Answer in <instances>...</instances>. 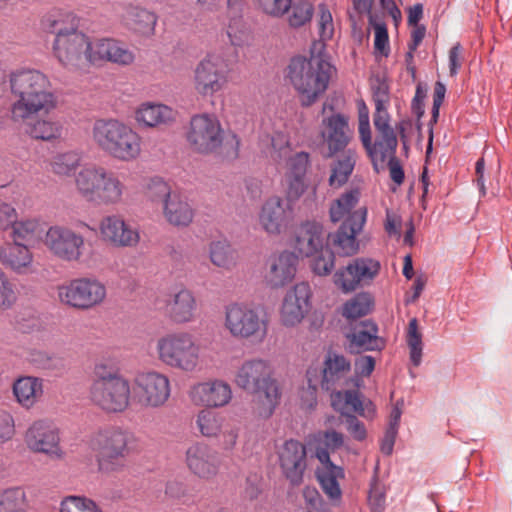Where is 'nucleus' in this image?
Segmentation results:
<instances>
[{
    "instance_id": "nucleus-1",
    "label": "nucleus",
    "mask_w": 512,
    "mask_h": 512,
    "mask_svg": "<svg viewBox=\"0 0 512 512\" xmlns=\"http://www.w3.org/2000/svg\"><path fill=\"white\" fill-rule=\"evenodd\" d=\"M41 27L54 35L52 54L61 66L76 70L89 62L94 39L80 30V17L72 10L55 8L41 19Z\"/></svg>"
},
{
    "instance_id": "nucleus-2",
    "label": "nucleus",
    "mask_w": 512,
    "mask_h": 512,
    "mask_svg": "<svg viewBox=\"0 0 512 512\" xmlns=\"http://www.w3.org/2000/svg\"><path fill=\"white\" fill-rule=\"evenodd\" d=\"M10 86L17 97L11 106V118L15 122H24L34 115L50 114L57 108L58 98L51 90L50 80L38 70L12 73Z\"/></svg>"
},
{
    "instance_id": "nucleus-3",
    "label": "nucleus",
    "mask_w": 512,
    "mask_h": 512,
    "mask_svg": "<svg viewBox=\"0 0 512 512\" xmlns=\"http://www.w3.org/2000/svg\"><path fill=\"white\" fill-rule=\"evenodd\" d=\"M95 146L120 162H134L142 154V137L130 125L116 118L97 119L91 128Z\"/></svg>"
},
{
    "instance_id": "nucleus-4",
    "label": "nucleus",
    "mask_w": 512,
    "mask_h": 512,
    "mask_svg": "<svg viewBox=\"0 0 512 512\" xmlns=\"http://www.w3.org/2000/svg\"><path fill=\"white\" fill-rule=\"evenodd\" d=\"M77 194L86 202L116 206L124 201L127 186L118 174L97 163H88L74 178Z\"/></svg>"
},
{
    "instance_id": "nucleus-5",
    "label": "nucleus",
    "mask_w": 512,
    "mask_h": 512,
    "mask_svg": "<svg viewBox=\"0 0 512 512\" xmlns=\"http://www.w3.org/2000/svg\"><path fill=\"white\" fill-rule=\"evenodd\" d=\"M333 66L322 55L293 57L287 78L299 94L303 106L312 105L328 88Z\"/></svg>"
},
{
    "instance_id": "nucleus-6",
    "label": "nucleus",
    "mask_w": 512,
    "mask_h": 512,
    "mask_svg": "<svg viewBox=\"0 0 512 512\" xmlns=\"http://www.w3.org/2000/svg\"><path fill=\"white\" fill-rule=\"evenodd\" d=\"M155 348L158 361L173 370L194 373L201 367V346L187 331L171 332L159 337Z\"/></svg>"
},
{
    "instance_id": "nucleus-7",
    "label": "nucleus",
    "mask_w": 512,
    "mask_h": 512,
    "mask_svg": "<svg viewBox=\"0 0 512 512\" xmlns=\"http://www.w3.org/2000/svg\"><path fill=\"white\" fill-rule=\"evenodd\" d=\"M186 140L194 152L203 155L217 153L226 140V144L230 146V151L227 153L236 157L240 145L238 137L235 134L226 137L219 119L208 113L191 117Z\"/></svg>"
},
{
    "instance_id": "nucleus-8",
    "label": "nucleus",
    "mask_w": 512,
    "mask_h": 512,
    "mask_svg": "<svg viewBox=\"0 0 512 512\" xmlns=\"http://www.w3.org/2000/svg\"><path fill=\"white\" fill-rule=\"evenodd\" d=\"M136 437L128 430L112 427L97 432L91 439L98 469L104 473L120 471L125 459L134 451Z\"/></svg>"
},
{
    "instance_id": "nucleus-9",
    "label": "nucleus",
    "mask_w": 512,
    "mask_h": 512,
    "mask_svg": "<svg viewBox=\"0 0 512 512\" xmlns=\"http://www.w3.org/2000/svg\"><path fill=\"white\" fill-rule=\"evenodd\" d=\"M225 330L235 339L263 343L269 331V319L262 310L243 302L224 307Z\"/></svg>"
},
{
    "instance_id": "nucleus-10",
    "label": "nucleus",
    "mask_w": 512,
    "mask_h": 512,
    "mask_svg": "<svg viewBox=\"0 0 512 512\" xmlns=\"http://www.w3.org/2000/svg\"><path fill=\"white\" fill-rule=\"evenodd\" d=\"M106 286L93 277H79L67 281L57 288L61 304L80 311L100 306L106 299Z\"/></svg>"
},
{
    "instance_id": "nucleus-11",
    "label": "nucleus",
    "mask_w": 512,
    "mask_h": 512,
    "mask_svg": "<svg viewBox=\"0 0 512 512\" xmlns=\"http://www.w3.org/2000/svg\"><path fill=\"white\" fill-rule=\"evenodd\" d=\"M132 392L133 404L145 409L162 408L171 397V381L160 371H141L133 378Z\"/></svg>"
},
{
    "instance_id": "nucleus-12",
    "label": "nucleus",
    "mask_w": 512,
    "mask_h": 512,
    "mask_svg": "<svg viewBox=\"0 0 512 512\" xmlns=\"http://www.w3.org/2000/svg\"><path fill=\"white\" fill-rule=\"evenodd\" d=\"M91 402L108 414H119L127 411L133 404L132 385L123 375L91 384L89 388Z\"/></svg>"
},
{
    "instance_id": "nucleus-13",
    "label": "nucleus",
    "mask_w": 512,
    "mask_h": 512,
    "mask_svg": "<svg viewBox=\"0 0 512 512\" xmlns=\"http://www.w3.org/2000/svg\"><path fill=\"white\" fill-rule=\"evenodd\" d=\"M331 405L337 412L346 416L347 430L351 436L357 441L364 440L366 428L350 412L357 413L366 419H373L376 413L374 404L370 400L364 399L359 392L348 390L332 392Z\"/></svg>"
},
{
    "instance_id": "nucleus-14",
    "label": "nucleus",
    "mask_w": 512,
    "mask_h": 512,
    "mask_svg": "<svg viewBox=\"0 0 512 512\" xmlns=\"http://www.w3.org/2000/svg\"><path fill=\"white\" fill-rule=\"evenodd\" d=\"M41 242L52 257L63 262H79L84 255L85 237L65 225L48 227Z\"/></svg>"
},
{
    "instance_id": "nucleus-15",
    "label": "nucleus",
    "mask_w": 512,
    "mask_h": 512,
    "mask_svg": "<svg viewBox=\"0 0 512 512\" xmlns=\"http://www.w3.org/2000/svg\"><path fill=\"white\" fill-rule=\"evenodd\" d=\"M228 73V60L219 53H208L193 70V88L203 97L213 96L225 87Z\"/></svg>"
},
{
    "instance_id": "nucleus-16",
    "label": "nucleus",
    "mask_w": 512,
    "mask_h": 512,
    "mask_svg": "<svg viewBox=\"0 0 512 512\" xmlns=\"http://www.w3.org/2000/svg\"><path fill=\"white\" fill-rule=\"evenodd\" d=\"M381 264L371 257H357L340 267L333 275L334 285L344 294L370 285L379 275Z\"/></svg>"
},
{
    "instance_id": "nucleus-17",
    "label": "nucleus",
    "mask_w": 512,
    "mask_h": 512,
    "mask_svg": "<svg viewBox=\"0 0 512 512\" xmlns=\"http://www.w3.org/2000/svg\"><path fill=\"white\" fill-rule=\"evenodd\" d=\"M234 384L241 390L251 393L275 384V370L272 362L261 357L244 360L235 370Z\"/></svg>"
},
{
    "instance_id": "nucleus-18",
    "label": "nucleus",
    "mask_w": 512,
    "mask_h": 512,
    "mask_svg": "<svg viewBox=\"0 0 512 512\" xmlns=\"http://www.w3.org/2000/svg\"><path fill=\"white\" fill-rule=\"evenodd\" d=\"M187 395L194 406L218 409L231 403L233 390L227 381L220 378H210L192 384Z\"/></svg>"
},
{
    "instance_id": "nucleus-19",
    "label": "nucleus",
    "mask_w": 512,
    "mask_h": 512,
    "mask_svg": "<svg viewBox=\"0 0 512 512\" xmlns=\"http://www.w3.org/2000/svg\"><path fill=\"white\" fill-rule=\"evenodd\" d=\"M24 441L29 450L54 458H62L64 453L60 446V433L56 424L49 419L33 421L24 434Z\"/></svg>"
},
{
    "instance_id": "nucleus-20",
    "label": "nucleus",
    "mask_w": 512,
    "mask_h": 512,
    "mask_svg": "<svg viewBox=\"0 0 512 512\" xmlns=\"http://www.w3.org/2000/svg\"><path fill=\"white\" fill-rule=\"evenodd\" d=\"M377 132L376 140L372 143V134L369 133L368 143L361 141L367 151L374 168L378 171L386 167L387 161L396 158L395 153L398 140L390 121H383L381 118L373 119Z\"/></svg>"
},
{
    "instance_id": "nucleus-21",
    "label": "nucleus",
    "mask_w": 512,
    "mask_h": 512,
    "mask_svg": "<svg viewBox=\"0 0 512 512\" xmlns=\"http://www.w3.org/2000/svg\"><path fill=\"white\" fill-rule=\"evenodd\" d=\"M185 465L191 474L208 481L218 475L221 459L216 449L205 442L197 441L187 447Z\"/></svg>"
},
{
    "instance_id": "nucleus-22",
    "label": "nucleus",
    "mask_w": 512,
    "mask_h": 512,
    "mask_svg": "<svg viewBox=\"0 0 512 512\" xmlns=\"http://www.w3.org/2000/svg\"><path fill=\"white\" fill-rule=\"evenodd\" d=\"M294 208L286 204L283 197L272 195L260 207L258 224L270 236H279L284 233L293 218Z\"/></svg>"
},
{
    "instance_id": "nucleus-23",
    "label": "nucleus",
    "mask_w": 512,
    "mask_h": 512,
    "mask_svg": "<svg viewBox=\"0 0 512 512\" xmlns=\"http://www.w3.org/2000/svg\"><path fill=\"white\" fill-rule=\"evenodd\" d=\"M101 239L114 248H135L141 240L138 228L119 214L107 215L99 222Z\"/></svg>"
},
{
    "instance_id": "nucleus-24",
    "label": "nucleus",
    "mask_w": 512,
    "mask_h": 512,
    "mask_svg": "<svg viewBox=\"0 0 512 512\" xmlns=\"http://www.w3.org/2000/svg\"><path fill=\"white\" fill-rule=\"evenodd\" d=\"M245 0H226L224 25L225 34L231 46H250L254 40L253 30L244 18Z\"/></svg>"
},
{
    "instance_id": "nucleus-25",
    "label": "nucleus",
    "mask_w": 512,
    "mask_h": 512,
    "mask_svg": "<svg viewBox=\"0 0 512 512\" xmlns=\"http://www.w3.org/2000/svg\"><path fill=\"white\" fill-rule=\"evenodd\" d=\"M364 227V214H357L347 223H341L337 230L327 235L328 245L339 256L356 255L360 250V242L357 237L363 232Z\"/></svg>"
},
{
    "instance_id": "nucleus-26",
    "label": "nucleus",
    "mask_w": 512,
    "mask_h": 512,
    "mask_svg": "<svg viewBox=\"0 0 512 512\" xmlns=\"http://www.w3.org/2000/svg\"><path fill=\"white\" fill-rule=\"evenodd\" d=\"M272 151L270 156L272 160L280 164L286 162V171L284 176H297L305 178L310 164V156L307 152H296L292 154V148L287 135L282 132H276L271 137Z\"/></svg>"
},
{
    "instance_id": "nucleus-27",
    "label": "nucleus",
    "mask_w": 512,
    "mask_h": 512,
    "mask_svg": "<svg viewBox=\"0 0 512 512\" xmlns=\"http://www.w3.org/2000/svg\"><path fill=\"white\" fill-rule=\"evenodd\" d=\"M279 466L285 478L293 486L303 482L306 470V448L297 440H286L277 449Z\"/></svg>"
},
{
    "instance_id": "nucleus-28",
    "label": "nucleus",
    "mask_w": 512,
    "mask_h": 512,
    "mask_svg": "<svg viewBox=\"0 0 512 512\" xmlns=\"http://www.w3.org/2000/svg\"><path fill=\"white\" fill-rule=\"evenodd\" d=\"M310 285L306 282L297 283L290 289L280 310L281 323L286 327H295L302 322L310 309Z\"/></svg>"
},
{
    "instance_id": "nucleus-29",
    "label": "nucleus",
    "mask_w": 512,
    "mask_h": 512,
    "mask_svg": "<svg viewBox=\"0 0 512 512\" xmlns=\"http://www.w3.org/2000/svg\"><path fill=\"white\" fill-rule=\"evenodd\" d=\"M136 55L125 43L113 38L94 39L93 50L89 55V63L111 62L119 66L134 63Z\"/></svg>"
},
{
    "instance_id": "nucleus-30",
    "label": "nucleus",
    "mask_w": 512,
    "mask_h": 512,
    "mask_svg": "<svg viewBox=\"0 0 512 512\" xmlns=\"http://www.w3.org/2000/svg\"><path fill=\"white\" fill-rule=\"evenodd\" d=\"M297 257L289 251L271 255L265 264L264 281L271 288H281L290 283L296 274Z\"/></svg>"
},
{
    "instance_id": "nucleus-31",
    "label": "nucleus",
    "mask_w": 512,
    "mask_h": 512,
    "mask_svg": "<svg viewBox=\"0 0 512 512\" xmlns=\"http://www.w3.org/2000/svg\"><path fill=\"white\" fill-rule=\"evenodd\" d=\"M0 264L17 275H28L34 271V255L27 245L6 241L0 245Z\"/></svg>"
},
{
    "instance_id": "nucleus-32",
    "label": "nucleus",
    "mask_w": 512,
    "mask_h": 512,
    "mask_svg": "<svg viewBox=\"0 0 512 512\" xmlns=\"http://www.w3.org/2000/svg\"><path fill=\"white\" fill-rule=\"evenodd\" d=\"M166 314L176 325L194 322L197 317V300L194 293L187 288L173 292L166 302Z\"/></svg>"
},
{
    "instance_id": "nucleus-33",
    "label": "nucleus",
    "mask_w": 512,
    "mask_h": 512,
    "mask_svg": "<svg viewBox=\"0 0 512 512\" xmlns=\"http://www.w3.org/2000/svg\"><path fill=\"white\" fill-rule=\"evenodd\" d=\"M322 138L328 147L327 157L342 151L348 145L352 132L348 119L342 114H333L323 119Z\"/></svg>"
},
{
    "instance_id": "nucleus-34",
    "label": "nucleus",
    "mask_w": 512,
    "mask_h": 512,
    "mask_svg": "<svg viewBox=\"0 0 512 512\" xmlns=\"http://www.w3.org/2000/svg\"><path fill=\"white\" fill-rule=\"evenodd\" d=\"M325 231L321 223L306 221L297 229L294 250L301 257H312L324 247Z\"/></svg>"
},
{
    "instance_id": "nucleus-35",
    "label": "nucleus",
    "mask_w": 512,
    "mask_h": 512,
    "mask_svg": "<svg viewBox=\"0 0 512 512\" xmlns=\"http://www.w3.org/2000/svg\"><path fill=\"white\" fill-rule=\"evenodd\" d=\"M361 197L359 188H353L342 193L333 200L329 207V217L333 223H347L357 214H364L365 223L367 222L368 209L366 206L357 208Z\"/></svg>"
},
{
    "instance_id": "nucleus-36",
    "label": "nucleus",
    "mask_w": 512,
    "mask_h": 512,
    "mask_svg": "<svg viewBox=\"0 0 512 512\" xmlns=\"http://www.w3.org/2000/svg\"><path fill=\"white\" fill-rule=\"evenodd\" d=\"M351 368L350 360L344 355L328 352L323 363L322 387L326 390H332L336 386L348 384Z\"/></svg>"
},
{
    "instance_id": "nucleus-37",
    "label": "nucleus",
    "mask_w": 512,
    "mask_h": 512,
    "mask_svg": "<svg viewBox=\"0 0 512 512\" xmlns=\"http://www.w3.org/2000/svg\"><path fill=\"white\" fill-rule=\"evenodd\" d=\"M162 214L166 222L174 227L189 226L195 215L188 197L178 190L164 202Z\"/></svg>"
},
{
    "instance_id": "nucleus-38",
    "label": "nucleus",
    "mask_w": 512,
    "mask_h": 512,
    "mask_svg": "<svg viewBox=\"0 0 512 512\" xmlns=\"http://www.w3.org/2000/svg\"><path fill=\"white\" fill-rule=\"evenodd\" d=\"M122 21L132 33L143 38H151L155 34L158 16L144 7L129 4Z\"/></svg>"
},
{
    "instance_id": "nucleus-39",
    "label": "nucleus",
    "mask_w": 512,
    "mask_h": 512,
    "mask_svg": "<svg viewBox=\"0 0 512 512\" xmlns=\"http://www.w3.org/2000/svg\"><path fill=\"white\" fill-rule=\"evenodd\" d=\"M134 118L140 126L154 128L174 122L176 111L165 104L144 102L135 110Z\"/></svg>"
},
{
    "instance_id": "nucleus-40",
    "label": "nucleus",
    "mask_w": 512,
    "mask_h": 512,
    "mask_svg": "<svg viewBox=\"0 0 512 512\" xmlns=\"http://www.w3.org/2000/svg\"><path fill=\"white\" fill-rule=\"evenodd\" d=\"M251 394L253 395L251 401L253 417L258 420L271 418L281 401L282 392L279 382Z\"/></svg>"
},
{
    "instance_id": "nucleus-41",
    "label": "nucleus",
    "mask_w": 512,
    "mask_h": 512,
    "mask_svg": "<svg viewBox=\"0 0 512 512\" xmlns=\"http://www.w3.org/2000/svg\"><path fill=\"white\" fill-rule=\"evenodd\" d=\"M16 402L24 409L33 408L42 398L43 379L34 376H22L12 386Z\"/></svg>"
},
{
    "instance_id": "nucleus-42",
    "label": "nucleus",
    "mask_w": 512,
    "mask_h": 512,
    "mask_svg": "<svg viewBox=\"0 0 512 512\" xmlns=\"http://www.w3.org/2000/svg\"><path fill=\"white\" fill-rule=\"evenodd\" d=\"M350 348L357 353L361 351L381 350L384 341L378 337V327L372 322H363L353 333L349 334Z\"/></svg>"
},
{
    "instance_id": "nucleus-43",
    "label": "nucleus",
    "mask_w": 512,
    "mask_h": 512,
    "mask_svg": "<svg viewBox=\"0 0 512 512\" xmlns=\"http://www.w3.org/2000/svg\"><path fill=\"white\" fill-rule=\"evenodd\" d=\"M317 479L324 493L329 499L340 501L342 491L338 480L344 478V471L341 467L318 468L316 471Z\"/></svg>"
},
{
    "instance_id": "nucleus-44",
    "label": "nucleus",
    "mask_w": 512,
    "mask_h": 512,
    "mask_svg": "<svg viewBox=\"0 0 512 512\" xmlns=\"http://www.w3.org/2000/svg\"><path fill=\"white\" fill-rule=\"evenodd\" d=\"M224 418L211 409H201L195 418L196 427L201 436L209 439L218 438L222 432Z\"/></svg>"
},
{
    "instance_id": "nucleus-45",
    "label": "nucleus",
    "mask_w": 512,
    "mask_h": 512,
    "mask_svg": "<svg viewBox=\"0 0 512 512\" xmlns=\"http://www.w3.org/2000/svg\"><path fill=\"white\" fill-rule=\"evenodd\" d=\"M209 258L218 268L231 270L237 263V252L227 240H217L209 246Z\"/></svg>"
},
{
    "instance_id": "nucleus-46",
    "label": "nucleus",
    "mask_w": 512,
    "mask_h": 512,
    "mask_svg": "<svg viewBox=\"0 0 512 512\" xmlns=\"http://www.w3.org/2000/svg\"><path fill=\"white\" fill-rule=\"evenodd\" d=\"M62 124L52 119H37L26 125V133L37 140L51 141L62 135Z\"/></svg>"
},
{
    "instance_id": "nucleus-47",
    "label": "nucleus",
    "mask_w": 512,
    "mask_h": 512,
    "mask_svg": "<svg viewBox=\"0 0 512 512\" xmlns=\"http://www.w3.org/2000/svg\"><path fill=\"white\" fill-rule=\"evenodd\" d=\"M82 156L77 151H66L55 155L50 163L51 170L54 174L59 176H74L78 168L81 166Z\"/></svg>"
},
{
    "instance_id": "nucleus-48",
    "label": "nucleus",
    "mask_w": 512,
    "mask_h": 512,
    "mask_svg": "<svg viewBox=\"0 0 512 512\" xmlns=\"http://www.w3.org/2000/svg\"><path fill=\"white\" fill-rule=\"evenodd\" d=\"M355 166L354 154L348 152L331 165L329 185L334 188L343 186L352 174Z\"/></svg>"
},
{
    "instance_id": "nucleus-49",
    "label": "nucleus",
    "mask_w": 512,
    "mask_h": 512,
    "mask_svg": "<svg viewBox=\"0 0 512 512\" xmlns=\"http://www.w3.org/2000/svg\"><path fill=\"white\" fill-rule=\"evenodd\" d=\"M373 304L374 301L370 294L358 293L343 305L342 315L346 319H358L370 313Z\"/></svg>"
},
{
    "instance_id": "nucleus-50",
    "label": "nucleus",
    "mask_w": 512,
    "mask_h": 512,
    "mask_svg": "<svg viewBox=\"0 0 512 512\" xmlns=\"http://www.w3.org/2000/svg\"><path fill=\"white\" fill-rule=\"evenodd\" d=\"M27 507V497L23 488L13 487L0 493V512H25Z\"/></svg>"
},
{
    "instance_id": "nucleus-51",
    "label": "nucleus",
    "mask_w": 512,
    "mask_h": 512,
    "mask_svg": "<svg viewBox=\"0 0 512 512\" xmlns=\"http://www.w3.org/2000/svg\"><path fill=\"white\" fill-rule=\"evenodd\" d=\"M174 191L175 190H173L167 182L159 177L150 178L143 188L144 197L148 201L152 203H161L162 206Z\"/></svg>"
},
{
    "instance_id": "nucleus-52",
    "label": "nucleus",
    "mask_w": 512,
    "mask_h": 512,
    "mask_svg": "<svg viewBox=\"0 0 512 512\" xmlns=\"http://www.w3.org/2000/svg\"><path fill=\"white\" fill-rule=\"evenodd\" d=\"M406 341L410 350V360L417 367L422 360L423 342L416 318L409 321Z\"/></svg>"
},
{
    "instance_id": "nucleus-53",
    "label": "nucleus",
    "mask_w": 512,
    "mask_h": 512,
    "mask_svg": "<svg viewBox=\"0 0 512 512\" xmlns=\"http://www.w3.org/2000/svg\"><path fill=\"white\" fill-rule=\"evenodd\" d=\"M60 512H102V509L92 499L67 496L60 503Z\"/></svg>"
},
{
    "instance_id": "nucleus-54",
    "label": "nucleus",
    "mask_w": 512,
    "mask_h": 512,
    "mask_svg": "<svg viewBox=\"0 0 512 512\" xmlns=\"http://www.w3.org/2000/svg\"><path fill=\"white\" fill-rule=\"evenodd\" d=\"M18 301V292L15 284L0 268V310L12 309Z\"/></svg>"
},
{
    "instance_id": "nucleus-55",
    "label": "nucleus",
    "mask_w": 512,
    "mask_h": 512,
    "mask_svg": "<svg viewBox=\"0 0 512 512\" xmlns=\"http://www.w3.org/2000/svg\"><path fill=\"white\" fill-rule=\"evenodd\" d=\"M285 196L284 202L294 208L296 202L302 197L307 189L305 178L297 176H284Z\"/></svg>"
},
{
    "instance_id": "nucleus-56",
    "label": "nucleus",
    "mask_w": 512,
    "mask_h": 512,
    "mask_svg": "<svg viewBox=\"0 0 512 512\" xmlns=\"http://www.w3.org/2000/svg\"><path fill=\"white\" fill-rule=\"evenodd\" d=\"M317 25L320 39L330 40L334 34V22L332 14L326 4L321 3L317 7Z\"/></svg>"
},
{
    "instance_id": "nucleus-57",
    "label": "nucleus",
    "mask_w": 512,
    "mask_h": 512,
    "mask_svg": "<svg viewBox=\"0 0 512 512\" xmlns=\"http://www.w3.org/2000/svg\"><path fill=\"white\" fill-rule=\"evenodd\" d=\"M335 266V253L331 250H321L316 255L311 263L312 271L319 276L329 275Z\"/></svg>"
},
{
    "instance_id": "nucleus-58",
    "label": "nucleus",
    "mask_w": 512,
    "mask_h": 512,
    "mask_svg": "<svg viewBox=\"0 0 512 512\" xmlns=\"http://www.w3.org/2000/svg\"><path fill=\"white\" fill-rule=\"evenodd\" d=\"M292 12L288 18L289 25L294 28L301 27L309 22L313 16V7L308 2L291 5Z\"/></svg>"
},
{
    "instance_id": "nucleus-59",
    "label": "nucleus",
    "mask_w": 512,
    "mask_h": 512,
    "mask_svg": "<svg viewBox=\"0 0 512 512\" xmlns=\"http://www.w3.org/2000/svg\"><path fill=\"white\" fill-rule=\"evenodd\" d=\"M370 24L373 27L375 39H374V48L376 51L380 52L384 56H388L389 54V37L386 24L381 21H377L370 18Z\"/></svg>"
},
{
    "instance_id": "nucleus-60",
    "label": "nucleus",
    "mask_w": 512,
    "mask_h": 512,
    "mask_svg": "<svg viewBox=\"0 0 512 512\" xmlns=\"http://www.w3.org/2000/svg\"><path fill=\"white\" fill-rule=\"evenodd\" d=\"M292 0H258L260 10L271 17L280 18L291 8Z\"/></svg>"
},
{
    "instance_id": "nucleus-61",
    "label": "nucleus",
    "mask_w": 512,
    "mask_h": 512,
    "mask_svg": "<svg viewBox=\"0 0 512 512\" xmlns=\"http://www.w3.org/2000/svg\"><path fill=\"white\" fill-rule=\"evenodd\" d=\"M375 113L373 119L381 118L383 121H390V116L387 111L389 103L388 89L384 85H380L374 91Z\"/></svg>"
},
{
    "instance_id": "nucleus-62",
    "label": "nucleus",
    "mask_w": 512,
    "mask_h": 512,
    "mask_svg": "<svg viewBox=\"0 0 512 512\" xmlns=\"http://www.w3.org/2000/svg\"><path fill=\"white\" fill-rule=\"evenodd\" d=\"M38 227L39 221L36 219L17 220L11 229V236L14 241L24 240L33 235Z\"/></svg>"
},
{
    "instance_id": "nucleus-63",
    "label": "nucleus",
    "mask_w": 512,
    "mask_h": 512,
    "mask_svg": "<svg viewBox=\"0 0 512 512\" xmlns=\"http://www.w3.org/2000/svg\"><path fill=\"white\" fill-rule=\"evenodd\" d=\"M16 434V425L13 415L4 409H0V444L13 439Z\"/></svg>"
},
{
    "instance_id": "nucleus-64",
    "label": "nucleus",
    "mask_w": 512,
    "mask_h": 512,
    "mask_svg": "<svg viewBox=\"0 0 512 512\" xmlns=\"http://www.w3.org/2000/svg\"><path fill=\"white\" fill-rule=\"evenodd\" d=\"M401 226H402L401 216L397 212H395L391 209H386L385 222H384V229H385L386 233L390 237H395L396 239H400Z\"/></svg>"
}]
</instances>
